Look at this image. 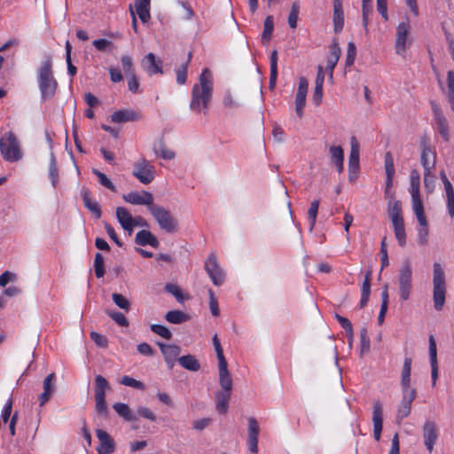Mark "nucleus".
I'll list each match as a JSON object with an SVG mask.
<instances>
[{
    "label": "nucleus",
    "instance_id": "1",
    "mask_svg": "<svg viewBox=\"0 0 454 454\" xmlns=\"http://www.w3.org/2000/svg\"><path fill=\"white\" fill-rule=\"evenodd\" d=\"M213 95V75L208 68H204L200 75L199 82L192 90L190 108L200 113L207 109Z\"/></svg>",
    "mask_w": 454,
    "mask_h": 454
},
{
    "label": "nucleus",
    "instance_id": "2",
    "mask_svg": "<svg viewBox=\"0 0 454 454\" xmlns=\"http://www.w3.org/2000/svg\"><path fill=\"white\" fill-rule=\"evenodd\" d=\"M37 82L43 100L50 99L55 95L58 82L52 73V63L51 59H45L38 68Z\"/></svg>",
    "mask_w": 454,
    "mask_h": 454
},
{
    "label": "nucleus",
    "instance_id": "3",
    "mask_svg": "<svg viewBox=\"0 0 454 454\" xmlns=\"http://www.w3.org/2000/svg\"><path fill=\"white\" fill-rule=\"evenodd\" d=\"M420 174L418 170L412 169L410 175L409 192L411 197V207L419 222V227L428 226L424 207L419 194Z\"/></svg>",
    "mask_w": 454,
    "mask_h": 454
},
{
    "label": "nucleus",
    "instance_id": "4",
    "mask_svg": "<svg viewBox=\"0 0 454 454\" xmlns=\"http://www.w3.org/2000/svg\"><path fill=\"white\" fill-rule=\"evenodd\" d=\"M433 301L437 311L443 309L447 294V282L445 271L439 262L433 264Z\"/></svg>",
    "mask_w": 454,
    "mask_h": 454
},
{
    "label": "nucleus",
    "instance_id": "5",
    "mask_svg": "<svg viewBox=\"0 0 454 454\" xmlns=\"http://www.w3.org/2000/svg\"><path fill=\"white\" fill-rule=\"evenodd\" d=\"M0 153L3 159L9 162H17L23 158L20 143L12 131L0 137Z\"/></svg>",
    "mask_w": 454,
    "mask_h": 454
},
{
    "label": "nucleus",
    "instance_id": "6",
    "mask_svg": "<svg viewBox=\"0 0 454 454\" xmlns=\"http://www.w3.org/2000/svg\"><path fill=\"white\" fill-rule=\"evenodd\" d=\"M150 213L157 222L161 230L168 233H174L178 231V221L173 216L170 211L161 206L151 207Z\"/></svg>",
    "mask_w": 454,
    "mask_h": 454
},
{
    "label": "nucleus",
    "instance_id": "7",
    "mask_svg": "<svg viewBox=\"0 0 454 454\" xmlns=\"http://www.w3.org/2000/svg\"><path fill=\"white\" fill-rule=\"evenodd\" d=\"M398 289L400 299L407 301L412 289V270L408 259L404 260L398 270Z\"/></svg>",
    "mask_w": 454,
    "mask_h": 454
},
{
    "label": "nucleus",
    "instance_id": "8",
    "mask_svg": "<svg viewBox=\"0 0 454 454\" xmlns=\"http://www.w3.org/2000/svg\"><path fill=\"white\" fill-rule=\"evenodd\" d=\"M132 176L141 184H149L156 176V169L149 160L141 158L134 162Z\"/></svg>",
    "mask_w": 454,
    "mask_h": 454
},
{
    "label": "nucleus",
    "instance_id": "9",
    "mask_svg": "<svg viewBox=\"0 0 454 454\" xmlns=\"http://www.w3.org/2000/svg\"><path fill=\"white\" fill-rule=\"evenodd\" d=\"M411 29V27L408 20L400 22L396 27L395 49L399 56H405L407 46L411 43L409 38Z\"/></svg>",
    "mask_w": 454,
    "mask_h": 454
},
{
    "label": "nucleus",
    "instance_id": "10",
    "mask_svg": "<svg viewBox=\"0 0 454 454\" xmlns=\"http://www.w3.org/2000/svg\"><path fill=\"white\" fill-rule=\"evenodd\" d=\"M204 268L215 286H220L223 284L225 273L221 268L217 256L215 253H211L207 256L204 263Z\"/></svg>",
    "mask_w": 454,
    "mask_h": 454
},
{
    "label": "nucleus",
    "instance_id": "11",
    "mask_svg": "<svg viewBox=\"0 0 454 454\" xmlns=\"http://www.w3.org/2000/svg\"><path fill=\"white\" fill-rule=\"evenodd\" d=\"M122 199L125 202L132 205H144L146 206L150 211L151 207H153V196L147 191L130 192L123 194Z\"/></svg>",
    "mask_w": 454,
    "mask_h": 454
},
{
    "label": "nucleus",
    "instance_id": "12",
    "mask_svg": "<svg viewBox=\"0 0 454 454\" xmlns=\"http://www.w3.org/2000/svg\"><path fill=\"white\" fill-rule=\"evenodd\" d=\"M350 153L348 157V178L352 182L357 178L359 170V144L355 137L350 139Z\"/></svg>",
    "mask_w": 454,
    "mask_h": 454
},
{
    "label": "nucleus",
    "instance_id": "13",
    "mask_svg": "<svg viewBox=\"0 0 454 454\" xmlns=\"http://www.w3.org/2000/svg\"><path fill=\"white\" fill-rule=\"evenodd\" d=\"M416 397V390H409V392H403L402 400L398 405L395 419L400 424L403 419L411 414V403Z\"/></svg>",
    "mask_w": 454,
    "mask_h": 454
},
{
    "label": "nucleus",
    "instance_id": "14",
    "mask_svg": "<svg viewBox=\"0 0 454 454\" xmlns=\"http://www.w3.org/2000/svg\"><path fill=\"white\" fill-rule=\"evenodd\" d=\"M309 82L303 76L299 79L298 90L295 96V113L301 118L303 115V108L306 103Z\"/></svg>",
    "mask_w": 454,
    "mask_h": 454
},
{
    "label": "nucleus",
    "instance_id": "15",
    "mask_svg": "<svg viewBox=\"0 0 454 454\" xmlns=\"http://www.w3.org/2000/svg\"><path fill=\"white\" fill-rule=\"evenodd\" d=\"M43 391L38 396L39 405L44 406L56 391V375L50 373L43 381Z\"/></svg>",
    "mask_w": 454,
    "mask_h": 454
},
{
    "label": "nucleus",
    "instance_id": "16",
    "mask_svg": "<svg viewBox=\"0 0 454 454\" xmlns=\"http://www.w3.org/2000/svg\"><path fill=\"white\" fill-rule=\"evenodd\" d=\"M432 111L438 132L445 141H449V124L446 117L443 115L440 106L436 103H432Z\"/></svg>",
    "mask_w": 454,
    "mask_h": 454
},
{
    "label": "nucleus",
    "instance_id": "17",
    "mask_svg": "<svg viewBox=\"0 0 454 454\" xmlns=\"http://www.w3.org/2000/svg\"><path fill=\"white\" fill-rule=\"evenodd\" d=\"M260 427L254 418L248 419L247 428V446L250 452L256 454L258 452V436Z\"/></svg>",
    "mask_w": 454,
    "mask_h": 454
},
{
    "label": "nucleus",
    "instance_id": "18",
    "mask_svg": "<svg viewBox=\"0 0 454 454\" xmlns=\"http://www.w3.org/2000/svg\"><path fill=\"white\" fill-rule=\"evenodd\" d=\"M423 438L427 450L431 452L438 438L437 427L434 421L427 420L425 422L423 426Z\"/></svg>",
    "mask_w": 454,
    "mask_h": 454
},
{
    "label": "nucleus",
    "instance_id": "19",
    "mask_svg": "<svg viewBox=\"0 0 454 454\" xmlns=\"http://www.w3.org/2000/svg\"><path fill=\"white\" fill-rule=\"evenodd\" d=\"M141 67L143 70L150 76L156 74H162L161 60L156 59L153 53L150 52L145 56L141 60Z\"/></svg>",
    "mask_w": 454,
    "mask_h": 454
},
{
    "label": "nucleus",
    "instance_id": "20",
    "mask_svg": "<svg viewBox=\"0 0 454 454\" xmlns=\"http://www.w3.org/2000/svg\"><path fill=\"white\" fill-rule=\"evenodd\" d=\"M96 435L99 440V445L97 448L98 453L112 454L114 451L115 444L111 436L102 429H97Z\"/></svg>",
    "mask_w": 454,
    "mask_h": 454
},
{
    "label": "nucleus",
    "instance_id": "21",
    "mask_svg": "<svg viewBox=\"0 0 454 454\" xmlns=\"http://www.w3.org/2000/svg\"><path fill=\"white\" fill-rule=\"evenodd\" d=\"M158 346L164 356L165 362L168 368H173L180 354V347L175 344H163L159 342Z\"/></svg>",
    "mask_w": 454,
    "mask_h": 454
},
{
    "label": "nucleus",
    "instance_id": "22",
    "mask_svg": "<svg viewBox=\"0 0 454 454\" xmlns=\"http://www.w3.org/2000/svg\"><path fill=\"white\" fill-rule=\"evenodd\" d=\"M373 437L376 441L380 440L383 423L382 404L379 401L373 402L372 411Z\"/></svg>",
    "mask_w": 454,
    "mask_h": 454
},
{
    "label": "nucleus",
    "instance_id": "23",
    "mask_svg": "<svg viewBox=\"0 0 454 454\" xmlns=\"http://www.w3.org/2000/svg\"><path fill=\"white\" fill-rule=\"evenodd\" d=\"M429 359L431 365L432 385L435 386L438 378V364H437V348L435 339L433 335L429 336Z\"/></svg>",
    "mask_w": 454,
    "mask_h": 454
},
{
    "label": "nucleus",
    "instance_id": "24",
    "mask_svg": "<svg viewBox=\"0 0 454 454\" xmlns=\"http://www.w3.org/2000/svg\"><path fill=\"white\" fill-rule=\"evenodd\" d=\"M116 218L121 228L128 232L130 236L132 234V221L133 216L130 212L124 207H118L116 208Z\"/></svg>",
    "mask_w": 454,
    "mask_h": 454
},
{
    "label": "nucleus",
    "instance_id": "25",
    "mask_svg": "<svg viewBox=\"0 0 454 454\" xmlns=\"http://www.w3.org/2000/svg\"><path fill=\"white\" fill-rule=\"evenodd\" d=\"M140 118L139 114L130 109H122L114 112L111 115V121L114 123L133 121Z\"/></svg>",
    "mask_w": 454,
    "mask_h": 454
},
{
    "label": "nucleus",
    "instance_id": "26",
    "mask_svg": "<svg viewBox=\"0 0 454 454\" xmlns=\"http://www.w3.org/2000/svg\"><path fill=\"white\" fill-rule=\"evenodd\" d=\"M135 242L139 246H151L157 248L160 245L158 239L150 231L142 230L138 231L135 238Z\"/></svg>",
    "mask_w": 454,
    "mask_h": 454
},
{
    "label": "nucleus",
    "instance_id": "27",
    "mask_svg": "<svg viewBox=\"0 0 454 454\" xmlns=\"http://www.w3.org/2000/svg\"><path fill=\"white\" fill-rule=\"evenodd\" d=\"M330 160L339 173H341L344 168V152L340 145H331L329 148Z\"/></svg>",
    "mask_w": 454,
    "mask_h": 454
},
{
    "label": "nucleus",
    "instance_id": "28",
    "mask_svg": "<svg viewBox=\"0 0 454 454\" xmlns=\"http://www.w3.org/2000/svg\"><path fill=\"white\" fill-rule=\"evenodd\" d=\"M411 363L412 360L411 357L404 358L401 377V386L403 392H409V390L413 389L411 387Z\"/></svg>",
    "mask_w": 454,
    "mask_h": 454
},
{
    "label": "nucleus",
    "instance_id": "29",
    "mask_svg": "<svg viewBox=\"0 0 454 454\" xmlns=\"http://www.w3.org/2000/svg\"><path fill=\"white\" fill-rule=\"evenodd\" d=\"M219 368V384L221 391L231 392L232 380L228 370V364L218 366Z\"/></svg>",
    "mask_w": 454,
    "mask_h": 454
},
{
    "label": "nucleus",
    "instance_id": "30",
    "mask_svg": "<svg viewBox=\"0 0 454 454\" xmlns=\"http://www.w3.org/2000/svg\"><path fill=\"white\" fill-rule=\"evenodd\" d=\"M387 213L392 223L403 222L402 204L399 200H390L387 206Z\"/></svg>",
    "mask_w": 454,
    "mask_h": 454
},
{
    "label": "nucleus",
    "instance_id": "31",
    "mask_svg": "<svg viewBox=\"0 0 454 454\" xmlns=\"http://www.w3.org/2000/svg\"><path fill=\"white\" fill-rule=\"evenodd\" d=\"M136 12L143 23L150 20V0H136Z\"/></svg>",
    "mask_w": 454,
    "mask_h": 454
},
{
    "label": "nucleus",
    "instance_id": "32",
    "mask_svg": "<svg viewBox=\"0 0 454 454\" xmlns=\"http://www.w3.org/2000/svg\"><path fill=\"white\" fill-rule=\"evenodd\" d=\"M231 392L218 391L215 394V409L219 413L224 414L227 412Z\"/></svg>",
    "mask_w": 454,
    "mask_h": 454
},
{
    "label": "nucleus",
    "instance_id": "33",
    "mask_svg": "<svg viewBox=\"0 0 454 454\" xmlns=\"http://www.w3.org/2000/svg\"><path fill=\"white\" fill-rule=\"evenodd\" d=\"M421 164L424 168V171L433 170L435 165V154L428 147H425L421 153Z\"/></svg>",
    "mask_w": 454,
    "mask_h": 454
},
{
    "label": "nucleus",
    "instance_id": "34",
    "mask_svg": "<svg viewBox=\"0 0 454 454\" xmlns=\"http://www.w3.org/2000/svg\"><path fill=\"white\" fill-rule=\"evenodd\" d=\"M110 389V385L102 375L95 377V398H106V391Z\"/></svg>",
    "mask_w": 454,
    "mask_h": 454
},
{
    "label": "nucleus",
    "instance_id": "35",
    "mask_svg": "<svg viewBox=\"0 0 454 454\" xmlns=\"http://www.w3.org/2000/svg\"><path fill=\"white\" fill-rule=\"evenodd\" d=\"M113 408L120 417L123 418L127 421H136L137 419V416L131 411L130 408L126 403H115L113 405Z\"/></svg>",
    "mask_w": 454,
    "mask_h": 454
},
{
    "label": "nucleus",
    "instance_id": "36",
    "mask_svg": "<svg viewBox=\"0 0 454 454\" xmlns=\"http://www.w3.org/2000/svg\"><path fill=\"white\" fill-rule=\"evenodd\" d=\"M82 200L85 207L90 212H91L97 219L100 218L101 210L99 205L96 200L90 199L89 192L87 190L82 192Z\"/></svg>",
    "mask_w": 454,
    "mask_h": 454
},
{
    "label": "nucleus",
    "instance_id": "37",
    "mask_svg": "<svg viewBox=\"0 0 454 454\" xmlns=\"http://www.w3.org/2000/svg\"><path fill=\"white\" fill-rule=\"evenodd\" d=\"M451 110L454 112V72L449 71L447 74V88L443 90Z\"/></svg>",
    "mask_w": 454,
    "mask_h": 454
},
{
    "label": "nucleus",
    "instance_id": "38",
    "mask_svg": "<svg viewBox=\"0 0 454 454\" xmlns=\"http://www.w3.org/2000/svg\"><path fill=\"white\" fill-rule=\"evenodd\" d=\"M165 319L170 324H182L190 319L188 314L181 310H170L165 314Z\"/></svg>",
    "mask_w": 454,
    "mask_h": 454
},
{
    "label": "nucleus",
    "instance_id": "39",
    "mask_svg": "<svg viewBox=\"0 0 454 454\" xmlns=\"http://www.w3.org/2000/svg\"><path fill=\"white\" fill-rule=\"evenodd\" d=\"M48 176L51 180L53 188H56L59 182V169L57 166V160L53 154L51 153L50 162L48 167Z\"/></svg>",
    "mask_w": 454,
    "mask_h": 454
},
{
    "label": "nucleus",
    "instance_id": "40",
    "mask_svg": "<svg viewBox=\"0 0 454 454\" xmlns=\"http://www.w3.org/2000/svg\"><path fill=\"white\" fill-rule=\"evenodd\" d=\"M178 362L182 367L191 372H197L200 368V363L192 355H186L179 357Z\"/></svg>",
    "mask_w": 454,
    "mask_h": 454
},
{
    "label": "nucleus",
    "instance_id": "41",
    "mask_svg": "<svg viewBox=\"0 0 454 454\" xmlns=\"http://www.w3.org/2000/svg\"><path fill=\"white\" fill-rule=\"evenodd\" d=\"M340 56V49L337 44H333L331 46V53L327 59L326 69L330 71V76H333V71L338 63V60Z\"/></svg>",
    "mask_w": 454,
    "mask_h": 454
},
{
    "label": "nucleus",
    "instance_id": "42",
    "mask_svg": "<svg viewBox=\"0 0 454 454\" xmlns=\"http://www.w3.org/2000/svg\"><path fill=\"white\" fill-rule=\"evenodd\" d=\"M153 152L165 160H171L176 157L175 152L167 148L162 142H159L153 146Z\"/></svg>",
    "mask_w": 454,
    "mask_h": 454
},
{
    "label": "nucleus",
    "instance_id": "43",
    "mask_svg": "<svg viewBox=\"0 0 454 454\" xmlns=\"http://www.w3.org/2000/svg\"><path fill=\"white\" fill-rule=\"evenodd\" d=\"M274 29V20L272 16H267L264 24H263V31L262 34V42L263 44H266L270 42L271 38V35Z\"/></svg>",
    "mask_w": 454,
    "mask_h": 454
},
{
    "label": "nucleus",
    "instance_id": "44",
    "mask_svg": "<svg viewBox=\"0 0 454 454\" xmlns=\"http://www.w3.org/2000/svg\"><path fill=\"white\" fill-rule=\"evenodd\" d=\"M392 224L398 245L400 247H404L406 245V232L404 228V222L403 221Z\"/></svg>",
    "mask_w": 454,
    "mask_h": 454
},
{
    "label": "nucleus",
    "instance_id": "45",
    "mask_svg": "<svg viewBox=\"0 0 454 454\" xmlns=\"http://www.w3.org/2000/svg\"><path fill=\"white\" fill-rule=\"evenodd\" d=\"M333 28L335 33H339L342 30L344 26V14L342 7H333Z\"/></svg>",
    "mask_w": 454,
    "mask_h": 454
},
{
    "label": "nucleus",
    "instance_id": "46",
    "mask_svg": "<svg viewBox=\"0 0 454 454\" xmlns=\"http://www.w3.org/2000/svg\"><path fill=\"white\" fill-rule=\"evenodd\" d=\"M319 207V200H315L310 203V206L308 210V217L309 220V231L311 232L315 227L317 212Z\"/></svg>",
    "mask_w": 454,
    "mask_h": 454
},
{
    "label": "nucleus",
    "instance_id": "47",
    "mask_svg": "<svg viewBox=\"0 0 454 454\" xmlns=\"http://www.w3.org/2000/svg\"><path fill=\"white\" fill-rule=\"evenodd\" d=\"M150 328H151V331L153 333H155V334H157V335H159V336H160V337H162V338H164L166 340H170L171 337H172V333L165 325H158V324H153V325H151Z\"/></svg>",
    "mask_w": 454,
    "mask_h": 454
},
{
    "label": "nucleus",
    "instance_id": "48",
    "mask_svg": "<svg viewBox=\"0 0 454 454\" xmlns=\"http://www.w3.org/2000/svg\"><path fill=\"white\" fill-rule=\"evenodd\" d=\"M384 168L386 176H395V169L394 159L390 152H387L384 157Z\"/></svg>",
    "mask_w": 454,
    "mask_h": 454
},
{
    "label": "nucleus",
    "instance_id": "49",
    "mask_svg": "<svg viewBox=\"0 0 454 454\" xmlns=\"http://www.w3.org/2000/svg\"><path fill=\"white\" fill-rule=\"evenodd\" d=\"M112 298H113V301L118 308H120L123 310H126V311L129 310L130 301L125 296H123L121 294L114 293L112 294Z\"/></svg>",
    "mask_w": 454,
    "mask_h": 454
},
{
    "label": "nucleus",
    "instance_id": "50",
    "mask_svg": "<svg viewBox=\"0 0 454 454\" xmlns=\"http://www.w3.org/2000/svg\"><path fill=\"white\" fill-rule=\"evenodd\" d=\"M120 383L123 386L130 387L139 390H144L145 388V385L142 381L127 375L121 379Z\"/></svg>",
    "mask_w": 454,
    "mask_h": 454
},
{
    "label": "nucleus",
    "instance_id": "51",
    "mask_svg": "<svg viewBox=\"0 0 454 454\" xmlns=\"http://www.w3.org/2000/svg\"><path fill=\"white\" fill-rule=\"evenodd\" d=\"M92 173L98 177V182L100 183L101 185L111 190L112 192L116 191V188L114 185V184L112 183V181L104 173H102L99 170L95 169V168L92 169Z\"/></svg>",
    "mask_w": 454,
    "mask_h": 454
},
{
    "label": "nucleus",
    "instance_id": "52",
    "mask_svg": "<svg viewBox=\"0 0 454 454\" xmlns=\"http://www.w3.org/2000/svg\"><path fill=\"white\" fill-rule=\"evenodd\" d=\"M192 58V53L190 52L189 53V56H188V60L185 64L182 65L181 67H179L176 70V82L178 84H184L186 82V79H187V66H188V63L190 61Z\"/></svg>",
    "mask_w": 454,
    "mask_h": 454
},
{
    "label": "nucleus",
    "instance_id": "53",
    "mask_svg": "<svg viewBox=\"0 0 454 454\" xmlns=\"http://www.w3.org/2000/svg\"><path fill=\"white\" fill-rule=\"evenodd\" d=\"M300 12L299 3L294 2L292 4L290 13L288 16V24L291 28H295L297 27L298 15Z\"/></svg>",
    "mask_w": 454,
    "mask_h": 454
},
{
    "label": "nucleus",
    "instance_id": "54",
    "mask_svg": "<svg viewBox=\"0 0 454 454\" xmlns=\"http://www.w3.org/2000/svg\"><path fill=\"white\" fill-rule=\"evenodd\" d=\"M122 69L126 76L135 74L132 58L129 55H122L121 58Z\"/></svg>",
    "mask_w": 454,
    "mask_h": 454
},
{
    "label": "nucleus",
    "instance_id": "55",
    "mask_svg": "<svg viewBox=\"0 0 454 454\" xmlns=\"http://www.w3.org/2000/svg\"><path fill=\"white\" fill-rule=\"evenodd\" d=\"M95 275L100 278L105 274L104 258L100 253H97L94 260Z\"/></svg>",
    "mask_w": 454,
    "mask_h": 454
},
{
    "label": "nucleus",
    "instance_id": "56",
    "mask_svg": "<svg viewBox=\"0 0 454 454\" xmlns=\"http://www.w3.org/2000/svg\"><path fill=\"white\" fill-rule=\"evenodd\" d=\"M107 314L120 326H128L129 325L128 319L126 318L124 314H122L121 312L109 311V312H107Z\"/></svg>",
    "mask_w": 454,
    "mask_h": 454
},
{
    "label": "nucleus",
    "instance_id": "57",
    "mask_svg": "<svg viewBox=\"0 0 454 454\" xmlns=\"http://www.w3.org/2000/svg\"><path fill=\"white\" fill-rule=\"evenodd\" d=\"M361 353L365 354L370 350V339L366 328L360 330Z\"/></svg>",
    "mask_w": 454,
    "mask_h": 454
},
{
    "label": "nucleus",
    "instance_id": "58",
    "mask_svg": "<svg viewBox=\"0 0 454 454\" xmlns=\"http://www.w3.org/2000/svg\"><path fill=\"white\" fill-rule=\"evenodd\" d=\"M208 297H209V309L213 316L218 317L220 314L218 301L215 296L213 290H208Z\"/></svg>",
    "mask_w": 454,
    "mask_h": 454
},
{
    "label": "nucleus",
    "instance_id": "59",
    "mask_svg": "<svg viewBox=\"0 0 454 454\" xmlns=\"http://www.w3.org/2000/svg\"><path fill=\"white\" fill-rule=\"evenodd\" d=\"M90 338L94 341V343L100 348H106L108 345V340L106 337L97 332H91Z\"/></svg>",
    "mask_w": 454,
    "mask_h": 454
},
{
    "label": "nucleus",
    "instance_id": "60",
    "mask_svg": "<svg viewBox=\"0 0 454 454\" xmlns=\"http://www.w3.org/2000/svg\"><path fill=\"white\" fill-rule=\"evenodd\" d=\"M428 226L417 228V237L419 244L426 245L428 242Z\"/></svg>",
    "mask_w": 454,
    "mask_h": 454
},
{
    "label": "nucleus",
    "instance_id": "61",
    "mask_svg": "<svg viewBox=\"0 0 454 454\" xmlns=\"http://www.w3.org/2000/svg\"><path fill=\"white\" fill-rule=\"evenodd\" d=\"M335 318L340 323L341 327L345 330L347 335H352L353 326L351 322L348 318L338 314L335 315Z\"/></svg>",
    "mask_w": 454,
    "mask_h": 454
},
{
    "label": "nucleus",
    "instance_id": "62",
    "mask_svg": "<svg viewBox=\"0 0 454 454\" xmlns=\"http://www.w3.org/2000/svg\"><path fill=\"white\" fill-rule=\"evenodd\" d=\"M17 280V275L12 271L6 270L0 275V286H5L8 283Z\"/></svg>",
    "mask_w": 454,
    "mask_h": 454
},
{
    "label": "nucleus",
    "instance_id": "63",
    "mask_svg": "<svg viewBox=\"0 0 454 454\" xmlns=\"http://www.w3.org/2000/svg\"><path fill=\"white\" fill-rule=\"evenodd\" d=\"M165 290L171 294L178 301H183V294L180 288L175 284H166Z\"/></svg>",
    "mask_w": 454,
    "mask_h": 454
},
{
    "label": "nucleus",
    "instance_id": "64",
    "mask_svg": "<svg viewBox=\"0 0 454 454\" xmlns=\"http://www.w3.org/2000/svg\"><path fill=\"white\" fill-rule=\"evenodd\" d=\"M223 103V106L228 108H237L239 106L230 91L224 93Z\"/></svg>",
    "mask_w": 454,
    "mask_h": 454
}]
</instances>
